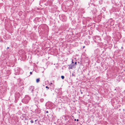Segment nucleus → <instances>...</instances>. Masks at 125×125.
<instances>
[{"label": "nucleus", "mask_w": 125, "mask_h": 125, "mask_svg": "<svg viewBox=\"0 0 125 125\" xmlns=\"http://www.w3.org/2000/svg\"><path fill=\"white\" fill-rule=\"evenodd\" d=\"M30 99V97L28 95H26L25 97L22 99V101L23 103L27 104L28 103Z\"/></svg>", "instance_id": "f257e3e1"}, {"label": "nucleus", "mask_w": 125, "mask_h": 125, "mask_svg": "<svg viewBox=\"0 0 125 125\" xmlns=\"http://www.w3.org/2000/svg\"><path fill=\"white\" fill-rule=\"evenodd\" d=\"M74 64H70L68 66H69L68 69H73V68H75V66H74Z\"/></svg>", "instance_id": "f03ea898"}, {"label": "nucleus", "mask_w": 125, "mask_h": 125, "mask_svg": "<svg viewBox=\"0 0 125 125\" xmlns=\"http://www.w3.org/2000/svg\"><path fill=\"white\" fill-rule=\"evenodd\" d=\"M34 88V86H31L29 88V90L31 92H33Z\"/></svg>", "instance_id": "7ed1b4c3"}, {"label": "nucleus", "mask_w": 125, "mask_h": 125, "mask_svg": "<svg viewBox=\"0 0 125 125\" xmlns=\"http://www.w3.org/2000/svg\"><path fill=\"white\" fill-rule=\"evenodd\" d=\"M34 101L35 103L36 104H38L39 103V99L37 97H35L34 99Z\"/></svg>", "instance_id": "20e7f679"}, {"label": "nucleus", "mask_w": 125, "mask_h": 125, "mask_svg": "<svg viewBox=\"0 0 125 125\" xmlns=\"http://www.w3.org/2000/svg\"><path fill=\"white\" fill-rule=\"evenodd\" d=\"M62 21L63 22H65L66 21V17L64 15H62Z\"/></svg>", "instance_id": "39448f33"}, {"label": "nucleus", "mask_w": 125, "mask_h": 125, "mask_svg": "<svg viewBox=\"0 0 125 125\" xmlns=\"http://www.w3.org/2000/svg\"><path fill=\"white\" fill-rule=\"evenodd\" d=\"M20 93H17L15 94V97L18 98L20 97Z\"/></svg>", "instance_id": "423d86ee"}, {"label": "nucleus", "mask_w": 125, "mask_h": 125, "mask_svg": "<svg viewBox=\"0 0 125 125\" xmlns=\"http://www.w3.org/2000/svg\"><path fill=\"white\" fill-rule=\"evenodd\" d=\"M100 38L98 37H96L95 38V40H94V42H97L98 41H97V40L98 39L99 40L100 39Z\"/></svg>", "instance_id": "0eeeda50"}, {"label": "nucleus", "mask_w": 125, "mask_h": 125, "mask_svg": "<svg viewBox=\"0 0 125 125\" xmlns=\"http://www.w3.org/2000/svg\"><path fill=\"white\" fill-rule=\"evenodd\" d=\"M80 10L81 11V12L83 13H84L85 12V10L83 8L80 9Z\"/></svg>", "instance_id": "6e6552de"}, {"label": "nucleus", "mask_w": 125, "mask_h": 125, "mask_svg": "<svg viewBox=\"0 0 125 125\" xmlns=\"http://www.w3.org/2000/svg\"><path fill=\"white\" fill-rule=\"evenodd\" d=\"M44 101V99L43 98H42L40 99V101L42 103Z\"/></svg>", "instance_id": "1a4fd4ad"}, {"label": "nucleus", "mask_w": 125, "mask_h": 125, "mask_svg": "<svg viewBox=\"0 0 125 125\" xmlns=\"http://www.w3.org/2000/svg\"><path fill=\"white\" fill-rule=\"evenodd\" d=\"M40 81V79L39 78H38L36 79V82L37 83H38Z\"/></svg>", "instance_id": "9d476101"}, {"label": "nucleus", "mask_w": 125, "mask_h": 125, "mask_svg": "<svg viewBox=\"0 0 125 125\" xmlns=\"http://www.w3.org/2000/svg\"><path fill=\"white\" fill-rule=\"evenodd\" d=\"M61 78L62 79H64V76L62 75L61 76Z\"/></svg>", "instance_id": "9b49d317"}, {"label": "nucleus", "mask_w": 125, "mask_h": 125, "mask_svg": "<svg viewBox=\"0 0 125 125\" xmlns=\"http://www.w3.org/2000/svg\"><path fill=\"white\" fill-rule=\"evenodd\" d=\"M72 76H73L75 77V74H74L73 73H72Z\"/></svg>", "instance_id": "f8f14e48"}, {"label": "nucleus", "mask_w": 125, "mask_h": 125, "mask_svg": "<svg viewBox=\"0 0 125 125\" xmlns=\"http://www.w3.org/2000/svg\"><path fill=\"white\" fill-rule=\"evenodd\" d=\"M30 122L31 123H33L34 122L32 120H31L30 121Z\"/></svg>", "instance_id": "ddd939ff"}, {"label": "nucleus", "mask_w": 125, "mask_h": 125, "mask_svg": "<svg viewBox=\"0 0 125 125\" xmlns=\"http://www.w3.org/2000/svg\"><path fill=\"white\" fill-rule=\"evenodd\" d=\"M46 88H47L48 89H49V87H48L47 86H46Z\"/></svg>", "instance_id": "4468645a"}, {"label": "nucleus", "mask_w": 125, "mask_h": 125, "mask_svg": "<svg viewBox=\"0 0 125 125\" xmlns=\"http://www.w3.org/2000/svg\"><path fill=\"white\" fill-rule=\"evenodd\" d=\"M44 95V96H45H45H46V94H44V95Z\"/></svg>", "instance_id": "2eb2a0df"}, {"label": "nucleus", "mask_w": 125, "mask_h": 125, "mask_svg": "<svg viewBox=\"0 0 125 125\" xmlns=\"http://www.w3.org/2000/svg\"><path fill=\"white\" fill-rule=\"evenodd\" d=\"M72 63H74V62H73V60H72Z\"/></svg>", "instance_id": "dca6fc26"}, {"label": "nucleus", "mask_w": 125, "mask_h": 125, "mask_svg": "<svg viewBox=\"0 0 125 125\" xmlns=\"http://www.w3.org/2000/svg\"><path fill=\"white\" fill-rule=\"evenodd\" d=\"M80 91L81 92V94H83V93L82 92H81V90H80Z\"/></svg>", "instance_id": "f3484780"}, {"label": "nucleus", "mask_w": 125, "mask_h": 125, "mask_svg": "<svg viewBox=\"0 0 125 125\" xmlns=\"http://www.w3.org/2000/svg\"><path fill=\"white\" fill-rule=\"evenodd\" d=\"M30 74H32V73L31 72H30Z\"/></svg>", "instance_id": "a211bd4d"}, {"label": "nucleus", "mask_w": 125, "mask_h": 125, "mask_svg": "<svg viewBox=\"0 0 125 125\" xmlns=\"http://www.w3.org/2000/svg\"><path fill=\"white\" fill-rule=\"evenodd\" d=\"M76 64H77V62H75V63H74V64H75V65H76Z\"/></svg>", "instance_id": "6ab92c4d"}, {"label": "nucleus", "mask_w": 125, "mask_h": 125, "mask_svg": "<svg viewBox=\"0 0 125 125\" xmlns=\"http://www.w3.org/2000/svg\"><path fill=\"white\" fill-rule=\"evenodd\" d=\"M46 113H48V111H46Z\"/></svg>", "instance_id": "aec40b11"}, {"label": "nucleus", "mask_w": 125, "mask_h": 125, "mask_svg": "<svg viewBox=\"0 0 125 125\" xmlns=\"http://www.w3.org/2000/svg\"><path fill=\"white\" fill-rule=\"evenodd\" d=\"M85 47V46H83V48H84Z\"/></svg>", "instance_id": "412c9836"}, {"label": "nucleus", "mask_w": 125, "mask_h": 125, "mask_svg": "<svg viewBox=\"0 0 125 125\" xmlns=\"http://www.w3.org/2000/svg\"><path fill=\"white\" fill-rule=\"evenodd\" d=\"M9 47H8L7 48V49H9Z\"/></svg>", "instance_id": "4be33fe9"}, {"label": "nucleus", "mask_w": 125, "mask_h": 125, "mask_svg": "<svg viewBox=\"0 0 125 125\" xmlns=\"http://www.w3.org/2000/svg\"><path fill=\"white\" fill-rule=\"evenodd\" d=\"M77 121H79V120H78V119H77Z\"/></svg>", "instance_id": "5701e85b"}, {"label": "nucleus", "mask_w": 125, "mask_h": 125, "mask_svg": "<svg viewBox=\"0 0 125 125\" xmlns=\"http://www.w3.org/2000/svg\"><path fill=\"white\" fill-rule=\"evenodd\" d=\"M37 120H35V122H36V121H37Z\"/></svg>", "instance_id": "b1692460"}, {"label": "nucleus", "mask_w": 125, "mask_h": 125, "mask_svg": "<svg viewBox=\"0 0 125 125\" xmlns=\"http://www.w3.org/2000/svg\"><path fill=\"white\" fill-rule=\"evenodd\" d=\"M52 84V83H51V84Z\"/></svg>", "instance_id": "393cba45"}, {"label": "nucleus", "mask_w": 125, "mask_h": 125, "mask_svg": "<svg viewBox=\"0 0 125 125\" xmlns=\"http://www.w3.org/2000/svg\"><path fill=\"white\" fill-rule=\"evenodd\" d=\"M116 90V89H115L114 90Z\"/></svg>", "instance_id": "a878e982"}, {"label": "nucleus", "mask_w": 125, "mask_h": 125, "mask_svg": "<svg viewBox=\"0 0 125 125\" xmlns=\"http://www.w3.org/2000/svg\"><path fill=\"white\" fill-rule=\"evenodd\" d=\"M74 120H75V121H76V119H74Z\"/></svg>", "instance_id": "bb28decb"}, {"label": "nucleus", "mask_w": 125, "mask_h": 125, "mask_svg": "<svg viewBox=\"0 0 125 125\" xmlns=\"http://www.w3.org/2000/svg\"><path fill=\"white\" fill-rule=\"evenodd\" d=\"M0 42H1V41H0Z\"/></svg>", "instance_id": "cd10ccee"}]
</instances>
